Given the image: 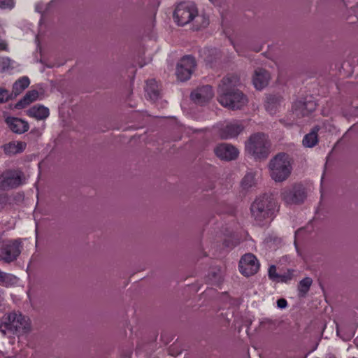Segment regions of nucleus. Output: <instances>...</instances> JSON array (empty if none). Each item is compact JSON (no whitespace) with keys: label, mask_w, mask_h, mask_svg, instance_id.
Returning a JSON list of instances; mask_svg holds the SVG:
<instances>
[{"label":"nucleus","mask_w":358,"mask_h":358,"mask_svg":"<svg viewBox=\"0 0 358 358\" xmlns=\"http://www.w3.org/2000/svg\"><path fill=\"white\" fill-rule=\"evenodd\" d=\"M240 78L235 74H228L220 81L217 87V101L224 107L238 110L248 103L247 96L239 90Z\"/></svg>","instance_id":"1"},{"label":"nucleus","mask_w":358,"mask_h":358,"mask_svg":"<svg viewBox=\"0 0 358 358\" xmlns=\"http://www.w3.org/2000/svg\"><path fill=\"white\" fill-rule=\"evenodd\" d=\"M173 17L179 26L193 22L196 30L206 27L209 24L208 19L204 15H199L196 4L191 1L179 3L176 6Z\"/></svg>","instance_id":"2"},{"label":"nucleus","mask_w":358,"mask_h":358,"mask_svg":"<svg viewBox=\"0 0 358 358\" xmlns=\"http://www.w3.org/2000/svg\"><path fill=\"white\" fill-rule=\"evenodd\" d=\"M31 331L29 318L20 312L12 311L4 314L1 318L0 332L3 336L11 334L19 337L29 334Z\"/></svg>","instance_id":"3"},{"label":"nucleus","mask_w":358,"mask_h":358,"mask_svg":"<svg viewBox=\"0 0 358 358\" xmlns=\"http://www.w3.org/2000/svg\"><path fill=\"white\" fill-rule=\"evenodd\" d=\"M245 151L256 160L268 158L271 153V142L264 133L257 132L250 136L245 143Z\"/></svg>","instance_id":"4"},{"label":"nucleus","mask_w":358,"mask_h":358,"mask_svg":"<svg viewBox=\"0 0 358 358\" xmlns=\"http://www.w3.org/2000/svg\"><path fill=\"white\" fill-rule=\"evenodd\" d=\"M276 208V203L271 194H264L257 196L250 206L251 215L259 224L271 219Z\"/></svg>","instance_id":"5"},{"label":"nucleus","mask_w":358,"mask_h":358,"mask_svg":"<svg viewBox=\"0 0 358 358\" xmlns=\"http://www.w3.org/2000/svg\"><path fill=\"white\" fill-rule=\"evenodd\" d=\"M268 169L271 178L275 182H282L287 180L292 171L289 155L284 152L277 154L270 160Z\"/></svg>","instance_id":"6"},{"label":"nucleus","mask_w":358,"mask_h":358,"mask_svg":"<svg viewBox=\"0 0 358 358\" xmlns=\"http://www.w3.org/2000/svg\"><path fill=\"white\" fill-rule=\"evenodd\" d=\"M22 249L20 239L7 240L3 242L0 248V261L9 264L15 261Z\"/></svg>","instance_id":"7"},{"label":"nucleus","mask_w":358,"mask_h":358,"mask_svg":"<svg viewBox=\"0 0 358 358\" xmlns=\"http://www.w3.org/2000/svg\"><path fill=\"white\" fill-rule=\"evenodd\" d=\"M280 196L287 204L292 205L303 203L306 197V194L302 185L296 184L291 187L283 189Z\"/></svg>","instance_id":"8"},{"label":"nucleus","mask_w":358,"mask_h":358,"mask_svg":"<svg viewBox=\"0 0 358 358\" xmlns=\"http://www.w3.org/2000/svg\"><path fill=\"white\" fill-rule=\"evenodd\" d=\"M196 66V62L193 57L185 56L182 57L177 65L176 74L181 81L188 80Z\"/></svg>","instance_id":"9"},{"label":"nucleus","mask_w":358,"mask_h":358,"mask_svg":"<svg viewBox=\"0 0 358 358\" xmlns=\"http://www.w3.org/2000/svg\"><path fill=\"white\" fill-rule=\"evenodd\" d=\"M22 183V173L20 171H8L0 178V189L16 188Z\"/></svg>","instance_id":"10"},{"label":"nucleus","mask_w":358,"mask_h":358,"mask_svg":"<svg viewBox=\"0 0 358 358\" xmlns=\"http://www.w3.org/2000/svg\"><path fill=\"white\" fill-rule=\"evenodd\" d=\"M259 268V264L256 257L252 253L244 255L239 262L240 272L245 276L255 274Z\"/></svg>","instance_id":"11"},{"label":"nucleus","mask_w":358,"mask_h":358,"mask_svg":"<svg viewBox=\"0 0 358 358\" xmlns=\"http://www.w3.org/2000/svg\"><path fill=\"white\" fill-rule=\"evenodd\" d=\"M215 155L224 161H232L237 159L239 152L238 149L229 143H221L214 149Z\"/></svg>","instance_id":"12"},{"label":"nucleus","mask_w":358,"mask_h":358,"mask_svg":"<svg viewBox=\"0 0 358 358\" xmlns=\"http://www.w3.org/2000/svg\"><path fill=\"white\" fill-rule=\"evenodd\" d=\"M316 108V103L313 100H299L294 102L292 110L293 113L298 117L309 115Z\"/></svg>","instance_id":"13"},{"label":"nucleus","mask_w":358,"mask_h":358,"mask_svg":"<svg viewBox=\"0 0 358 358\" xmlns=\"http://www.w3.org/2000/svg\"><path fill=\"white\" fill-rule=\"evenodd\" d=\"M213 91L211 86L207 85L197 88L191 93V99L196 103L203 104L208 102L213 97Z\"/></svg>","instance_id":"14"},{"label":"nucleus","mask_w":358,"mask_h":358,"mask_svg":"<svg viewBox=\"0 0 358 358\" xmlns=\"http://www.w3.org/2000/svg\"><path fill=\"white\" fill-rule=\"evenodd\" d=\"M244 129V126L238 121L227 124L220 130V136L222 139L236 137Z\"/></svg>","instance_id":"15"},{"label":"nucleus","mask_w":358,"mask_h":358,"mask_svg":"<svg viewBox=\"0 0 358 358\" xmlns=\"http://www.w3.org/2000/svg\"><path fill=\"white\" fill-rule=\"evenodd\" d=\"M8 128L15 134H22L29 129V123L18 117H8L5 120Z\"/></svg>","instance_id":"16"},{"label":"nucleus","mask_w":358,"mask_h":358,"mask_svg":"<svg viewBox=\"0 0 358 358\" xmlns=\"http://www.w3.org/2000/svg\"><path fill=\"white\" fill-rule=\"evenodd\" d=\"M269 79L268 72L264 69L258 68L255 71L252 82L256 89L262 90L268 85Z\"/></svg>","instance_id":"17"},{"label":"nucleus","mask_w":358,"mask_h":358,"mask_svg":"<svg viewBox=\"0 0 358 358\" xmlns=\"http://www.w3.org/2000/svg\"><path fill=\"white\" fill-rule=\"evenodd\" d=\"M26 114L37 120H43L49 116L50 112L47 107L37 104L27 110Z\"/></svg>","instance_id":"18"},{"label":"nucleus","mask_w":358,"mask_h":358,"mask_svg":"<svg viewBox=\"0 0 358 358\" xmlns=\"http://www.w3.org/2000/svg\"><path fill=\"white\" fill-rule=\"evenodd\" d=\"M38 96V92L37 90L28 91L26 94L15 105L17 109H22L35 101Z\"/></svg>","instance_id":"19"},{"label":"nucleus","mask_w":358,"mask_h":358,"mask_svg":"<svg viewBox=\"0 0 358 358\" xmlns=\"http://www.w3.org/2000/svg\"><path fill=\"white\" fill-rule=\"evenodd\" d=\"M27 144L23 141H13L3 145V150L6 155H16L22 152L26 148Z\"/></svg>","instance_id":"20"},{"label":"nucleus","mask_w":358,"mask_h":358,"mask_svg":"<svg viewBox=\"0 0 358 358\" xmlns=\"http://www.w3.org/2000/svg\"><path fill=\"white\" fill-rule=\"evenodd\" d=\"M145 92L152 101H156L160 97V90L155 80L152 79L147 82Z\"/></svg>","instance_id":"21"},{"label":"nucleus","mask_w":358,"mask_h":358,"mask_svg":"<svg viewBox=\"0 0 358 358\" xmlns=\"http://www.w3.org/2000/svg\"><path fill=\"white\" fill-rule=\"evenodd\" d=\"M30 84V80L28 77L24 76L17 81L13 85V99L16 98L20 94H21Z\"/></svg>","instance_id":"22"},{"label":"nucleus","mask_w":358,"mask_h":358,"mask_svg":"<svg viewBox=\"0 0 358 358\" xmlns=\"http://www.w3.org/2000/svg\"><path fill=\"white\" fill-rule=\"evenodd\" d=\"M318 127H313L311 131L305 135L303 139V145L306 148H313L318 143L317 132L319 131Z\"/></svg>","instance_id":"23"},{"label":"nucleus","mask_w":358,"mask_h":358,"mask_svg":"<svg viewBox=\"0 0 358 358\" xmlns=\"http://www.w3.org/2000/svg\"><path fill=\"white\" fill-rule=\"evenodd\" d=\"M282 101V97L278 95H269L266 98V109L270 113H274Z\"/></svg>","instance_id":"24"},{"label":"nucleus","mask_w":358,"mask_h":358,"mask_svg":"<svg viewBox=\"0 0 358 358\" xmlns=\"http://www.w3.org/2000/svg\"><path fill=\"white\" fill-rule=\"evenodd\" d=\"M208 280L212 285H220L222 282V274L220 268H213L208 275Z\"/></svg>","instance_id":"25"},{"label":"nucleus","mask_w":358,"mask_h":358,"mask_svg":"<svg viewBox=\"0 0 358 358\" xmlns=\"http://www.w3.org/2000/svg\"><path fill=\"white\" fill-rule=\"evenodd\" d=\"M313 283V280L306 277L301 280L298 285L299 296L300 297H304L308 292L310 287Z\"/></svg>","instance_id":"26"},{"label":"nucleus","mask_w":358,"mask_h":358,"mask_svg":"<svg viewBox=\"0 0 358 358\" xmlns=\"http://www.w3.org/2000/svg\"><path fill=\"white\" fill-rule=\"evenodd\" d=\"M255 184V175L252 173H247L241 181V185L243 189H248Z\"/></svg>","instance_id":"27"},{"label":"nucleus","mask_w":358,"mask_h":358,"mask_svg":"<svg viewBox=\"0 0 358 358\" xmlns=\"http://www.w3.org/2000/svg\"><path fill=\"white\" fill-rule=\"evenodd\" d=\"M13 99V94H10L9 92L6 89L0 88V103H5Z\"/></svg>","instance_id":"28"},{"label":"nucleus","mask_w":358,"mask_h":358,"mask_svg":"<svg viewBox=\"0 0 358 358\" xmlns=\"http://www.w3.org/2000/svg\"><path fill=\"white\" fill-rule=\"evenodd\" d=\"M15 5V0H0V8L12 10Z\"/></svg>","instance_id":"29"},{"label":"nucleus","mask_w":358,"mask_h":358,"mask_svg":"<svg viewBox=\"0 0 358 358\" xmlns=\"http://www.w3.org/2000/svg\"><path fill=\"white\" fill-rule=\"evenodd\" d=\"M293 270H287L284 274L279 275L277 281L287 282L292 278Z\"/></svg>","instance_id":"30"},{"label":"nucleus","mask_w":358,"mask_h":358,"mask_svg":"<svg viewBox=\"0 0 358 358\" xmlns=\"http://www.w3.org/2000/svg\"><path fill=\"white\" fill-rule=\"evenodd\" d=\"M279 274L276 272V267L274 265H271L268 268V277L273 280H277Z\"/></svg>","instance_id":"31"},{"label":"nucleus","mask_w":358,"mask_h":358,"mask_svg":"<svg viewBox=\"0 0 358 358\" xmlns=\"http://www.w3.org/2000/svg\"><path fill=\"white\" fill-rule=\"evenodd\" d=\"M3 66L2 69L3 71L8 69L10 65V60L8 58H3L2 59Z\"/></svg>","instance_id":"32"},{"label":"nucleus","mask_w":358,"mask_h":358,"mask_svg":"<svg viewBox=\"0 0 358 358\" xmlns=\"http://www.w3.org/2000/svg\"><path fill=\"white\" fill-rule=\"evenodd\" d=\"M277 306L280 308H285L287 306V302L285 299H280L277 301Z\"/></svg>","instance_id":"33"},{"label":"nucleus","mask_w":358,"mask_h":358,"mask_svg":"<svg viewBox=\"0 0 358 358\" xmlns=\"http://www.w3.org/2000/svg\"><path fill=\"white\" fill-rule=\"evenodd\" d=\"M7 48V44L5 41L0 38V50H6Z\"/></svg>","instance_id":"34"},{"label":"nucleus","mask_w":358,"mask_h":358,"mask_svg":"<svg viewBox=\"0 0 358 358\" xmlns=\"http://www.w3.org/2000/svg\"><path fill=\"white\" fill-rule=\"evenodd\" d=\"M6 278H7V274L6 273H3L1 271H0V282L5 281Z\"/></svg>","instance_id":"35"},{"label":"nucleus","mask_w":358,"mask_h":358,"mask_svg":"<svg viewBox=\"0 0 358 358\" xmlns=\"http://www.w3.org/2000/svg\"><path fill=\"white\" fill-rule=\"evenodd\" d=\"M354 335H355V332H354V333H352V334H350V335H348V339H350L351 338H352V337L354 336Z\"/></svg>","instance_id":"36"},{"label":"nucleus","mask_w":358,"mask_h":358,"mask_svg":"<svg viewBox=\"0 0 358 358\" xmlns=\"http://www.w3.org/2000/svg\"><path fill=\"white\" fill-rule=\"evenodd\" d=\"M357 327V325H353V326L352 327V329H356Z\"/></svg>","instance_id":"37"},{"label":"nucleus","mask_w":358,"mask_h":358,"mask_svg":"<svg viewBox=\"0 0 358 358\" xmlns=\"http://www.w3.org/2000/svg\"><path fill=\"white\" fill-rule=\"evenodd\" d=\"M1 199H2V196L0 195V201H1Z\"/></svg>","instance_id":"38"}]
</instances>
